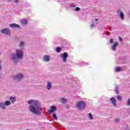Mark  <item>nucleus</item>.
Segmentation results:
<instances>
[{
	"label": "nucleus",
	"instance_id": "f257e3e1",
	"mask_svg": "<svg viewBox=\"0 0 130 130\" xmlns=\"http://www.w3.org/2000/svg\"><path fill=\"white\" fill-rule=\"evenodd\" d=\"M28 104H30L28 109L31 113L34 114H39L41 110V108L39 106V103L37 101L30 100L27 101Z\"/></svg>",
	"mask_w": 130,
	"mask_h": 130
},
{
	"label": "nucleus",
	"instance_id": "f03ea898",
	"mask_svg": "<svg viewBox=\"0 0 130 130\" xmlns=\"http://www.w3.org/2000/svg\"><path fill=\"white\" fill-rule=\"evenodd\" d=\"M19 58H23V52L21 50H18L16 51V55H12V59L14 61H18Z\"/></svg>",
	"mask_w": 130,
	"mask_h": 130
},
{
	"label": "nucleus",
	"instance_id": "7ed1b4c3",
	"mask_svg": "<svg viewBox=\"0 0 130 130\" xmlns=\"http://www.w3.org/2000/svg\"><path fill=\"white\" fill-rule=\"evenodd\" d=\"M86 107V104L84 101H79L76 105V107L79 110H82V109H84Z\"/></svg>",
	"mask_w": 130,
	"mask_h": 130
},
{
	"label": "nucleus",
	"instance_id": "20e7f679",
	"mask_svg": "<svg viewBox=\"0 0 130 130\" xmlns=\"http://www.w3.org/2000/svg\"><path fill=\"white\" fill-rule=\"evenodd\" d=\"M23 78V74H18L17 76L14 77V79L17 81V82H19V81H21V80H22Z\"/></svg>",
	"mask_w": 130,
	"mask_h": 130
},
{
	"label": "nucleus",
	"instance_id": "39448f33",
	"mask_svg": "<svg viewBox=\"0 0 130 130\" xmlns=\"http://www.w3.org/2000/svg\"><path fill=\"white\" fill-rule=\"evenodd\" d=\"M1 33L6 34V35H11V32L10 31V29L9 28H5L1 30Z\"/></svg>",
	"mask_w": 130,
	"mask_h": 130
},
{
	"label": "nucleus",
	"instance_id": "423d86ee",
	"mask_svg": "<svg viewBox=\"0 0 130 130\" xmlns=\"http://www.w3.org/2000/svg\"><path fill=\"white\" fill-rule=\"evenodd\" d=\"M68 56H69V54L67 52H64L63 53V55L62 56V57L63 58V62H66L67 61V59L68 58Z\"/></svg>",
	"mask_w": 130,
	"mask_h": 130
},
{
	"label": "nucleus",
	"instance_id": "0eeeda50",
	"mask_svg": "<svg viewBox=\"0 0 130 130\" xmlns=\"http://www.w3.org/2000/svg\"><path fill=\"white\" fill-rule=\"evenodd\" d=\"M50 108H51V110L48 111V112L49 113H53V112H54V111L56 110V107L54 106L50 107Z\"/></svg>",
	"mask_w": 130,
	"mask_h": 130
},
{
	"label": "nucleus",
	"instance_id": "6e6552de",
	"mask_svg": "<svg viewBox=\"0 0 130 130\" xmlns=\"http://www.w3.org/2000/svg\"><path fill=\"white\" fill-rule=\"evenodd\" d=\"M110 101L111 102V103L113 104V105H114V106L116 107V100H115V99L114 98H111L110 99Z\"/></svg>",
	"mask_w": 130,
	"mask_h": 130
},
{
	"label": "nucleus",
	"instance_id": "1a4fd4ad",
	"mask_svg": "<svg viewBox=\"0 0 130 130\" xmlns=\"http://www.w3.org/2000/svg\"><path fill=\"white\" fill-rule=\"evenodd\" d=\"M118 45V43L117 42H115L113 45L112 46V49L113 51H115V49H116V46Z\"/></svg>",
	"mask_w": 130,
	"mask_h": 130
},
{
	"label": "nucleus",
	"instance_id": "9d476101",
	"mask_svg": "<svg viewBox=\"0 0 130 130\" xmlns=\"http://www.w3.org/2000/svg\"><path fill=\"white\" fill-rule=\"evenodd\" d=\"M11 28H20V26L16 23H12L10 24Z\"/></svg>",
	"mask_w": 130,
	"mask_h": 130
},
{
	"label": "nucleus",
	"instance_id": "9b49d317",
	"mask_svg": "<svg viewBox=\"0 0 130 130\" xmlns=\"http://www.w3.org/2000/svg\"><path fill=\"white\" fill-rule=\"evenodd\" d=\"M0 108H2V109H6V104L5 103H0Z\"/></svg>",
	"mask_w": 130,
	"mask_h": 130
},
{
	"label": "nucleus",
	"instance_id": "f8f14e48",
	"mask_svg": "<svg viewBox=\"0 0 130 130\" xmlns=\"http://www.w3.org/2000/svg\"><path fill=\"white\" fill-rule=\"evenodd\" d=\"M10 101H11L12 103L14 104L16 102V97L11 96L10 98Z\"/></svg>",
	"mask_w": 130,
	"mask_h": 130
},
{
	"label": "nucleus",
	"instance_id": "ddd939ff",
	"mask_svg": "<svg viewBox=\"0 0 130 130\" xmlns=\"http://www.w3.org/2000/svg\"><path fill=\"white\" fill-rule=\"evenodd\" d=\"M20 22L22 25H26L28 23L26 19H22L20 20Z\"/></svg>",
	"mask_w": 130,
	"mask_h": 130
},
{
	"label": "nucleus",
	"instance_id": "4468645a",
	"mask_svg": "<svg viewBox=\"0 0 130 130\" xmlns=\"http://www.w3.org/2000/svg\"><path fill=\"white\" fill-rule=\"evenodd\" d=\"M43 59L44 60H45V61H49V59H50L49 56H44L43 57Z\"/></svg>",
	"mask_w": 130,
	"mask_h": 130
},
{
	"label": "nucleus",
	"instance_id": "2eb2a0df",
	"mask_svg": "<svg viewBox=\"0 0 130 130\" xmlns=\"http://www.w3.org/2000/svg\"><path fill=\"white\" fill-rule=\"evenodd\" d=\"M47 89L48 90H50L51 89V82H47Z\"/></svg>",
	"mask_w": 130,
	"mask_h": 130
},
{
	"label": "nucleus",
	"instance_id": "dca6fc26",
	"mask_svg": "<svg viewBox=\"0 0 130 130\" xmlns=\"http://www.w3.org/2000/svg\"><path fill=\"white\" fill-rule=\"evenodd\" d=\"M5 106H9V105H11V102L10 101H6L5 103Z\"/></svg>",
	"mask_w": 130,
	"mask_h": 130
},
{
	"label": "nucleus",
	"instance_id": "f3484780",
	"mask_svg": "<svg viewBox=\"0 0 130 130\" xmlns=\"http://www.w3.org/2000/svg\"><path fill=\"white\" fill-rule=\"evenodd\" d=\"M120 17L122 20H123V18L124 17V14H123V13L122 12H120Z\"/></svg>",
	"mask_w": 130,
	"mask_h": 130
},
{
	"label": "nucleus",
	"instance_id": "a211bd4d",
	"mask_svg": "<svg viewBox=\"0 0 130 130\" xmlns=\"http://www.w3.org/2000/svg\"><path fill=\"white\" fill-rule=\"evenodd\" d=\"M60 51H61V48L60 47L56 48V52H58V53H59Z\"/></svg>",
	"mask_w": 130,
	"mask_h": 130
},
{
	"label": "nucleus",
	"instance_id": "6ab92c4d",
	"mask_svg": "<svg viewBox=\"0 0 130 130\" xmlns=\"http://www.w3.org/2000/svg\"><path fill=\"white\" fill-rule=\"evenodd\" d=\"M62 103H67V100L64 98L61 99Z\"/></svg>",
	"mask_w": 130,
	"mask_h": 130
},
{
	"label": "nucleus",
	"instance_id": "aec40b11",
	"mask_svg": "<svg viewBox=\"0 0 130 130\" xmlns=\"http://www.w3.org/2000/svg\"><path fill=\"white\" fill-rule=\"evenodd\" d=\"M53 118H54V119H56L57 120V117L56 116V114H55V113H54L52 115Z\"/></svg>",
	"mask_w": 130,
	"mask_h": 130
},
{
	"label": "nucleus",
	"instance_id": "412c9836",
	"mask_svg": "<svg viewBox=\"0 0 130 130\" xmlns=\"http://www.w3.org/2000/svg\"><path fill=\"white\" fill-rule=\"evenodd\" d=\"M117 99L119 101H121V100H122L121 96H120V95H117Z\"/></svg>",
	"mask_w": 130,
	"mask_h": 130
},
{
	"label": "nucleus",
	"instance_id": "4be33fe9",
	"mask_svg": "<svg viewBox=\"0 0 130 130\" xmlns=\"http://www.w3.org/2000/svg\"><path fill=\"white\" fill-rule=\"evenodd\" d=\"M88 116L90 119H93V115H92V114H91V113H89L88 114Z\"/></svg>",
	"mask_w": 130,
	"mask_h": 130
},
{
	"label": "nucleus",
	"instance_id": "5701e85b",
	"mask_svg": "<svg viewBox=\"0 0 130 130\" xmlns=\"http://www.w3.org/2000/svg\"><path fill=\"white\" fill-rule=\"evenodd\" d=\"M115 92H116V94H118V87H115Z\"/></svg>",
	"mask_w": 130,
	"mask_h": 130
},
{
	"label": "nucleus",
	"instance_id": "b1692460",
	"mask_svg": "<svg viewBox=\"0 0 130 130\" xmlns=\"http://www.w3.org/2000/svg\"><path fill=\"white\" fill-rule=\"evenodd\" d=\"M120 71H121V68H117L116 69V72H120Z\"/></svg>",
	"mask_w": 130,
	"mask_h": 130
},
{
	"label": "nucleus",
	"instance_id": "393cba45",
	"mask_svg": "<svg viewBox=\"0 0 130 130\" xmlns=\"http://www.w3.org/2000/svg\"><path fill=\"white\" fill-rule=\"evenodd\" d=\"M24 45V42H21L19 45L20 47H22Z\"/></svg>",
	"mask_w": 130,
	"mask_h": 130
},
{
	"label": "nucleus",
	"instance_id": "a878e982",
	"mask_svg": "<svg viewBox=\"0 0 130 130\" xmlns=\"http://www.w3.org/2000/svg\"><path fill=\"white\" fill-rule=\"evenodd\" d=\"M127 105L128 106H129V105H130V99H129L128 100V101H127Z\"/></svg>",
	"mask_w": 130,
	"mask_h": 130
},
{
	"label": "nucleus",
	"instance_id": "bb28decb",
	"mask_svg": "<svg viewBox=\"0 0 130 130\" xmlns=\"http://www.w3.org/2000/svg\"><path fill=\"white\" fill-rule=\"evenodd\" d=\"M110 44H112V43H113V39H110Z\"/></svg>",
	"mask_w": 130,
	"mask_h": 130
},
{
	"label": "nucleus",
	"instance_id": "cd10ccee",
	"mask_svg": "<svg viewBox=\"0 0 130 130\" xmlns=\"http://www.w3.org/2000/svg\"><path fill=\"white\" fill-rule=\"evenodd\" d=\"M79 10H80V8H79V7H76V8L75 11H79Z\"/></svg>",
	"mask_w": 130,
	"mask_h": 130
},
{
	"label": "nucleus",
	"instance_id": "c85d7f7f",
	"mask_svg": "<svg viewBox=\"0 0 130 130\" xmlns=\"http://www.w3.org/2000/svg\"><path fill=\"white\" fill-rule=\"evenodd\" d=\"M14 2H15L16 4H18V3H19V0H14Z\"/></svg>",
	"mask_w": 130,
	"mask_h": 130
},
{
	"label": "nucleus",
	"instance_id": "c756f323",
	"mask_svg": "<svg viewBox=\"0 0 130 130\" xmlns=\"http://www.w3.org/2000/svg\"><path fill=\"white\" fill-rule=\"evenodd\" d=\"M119 39L120 41H122V38H121V37H119Z\"/></svg>",
	"mask_w": 130,
	"mask_h": 130
},
{
	"label": "nucleus",
	"instance_id": "7c9ffc66",
	"mask_svg": "<svg viewBox=\"0 0 130 130\" xmlns=\"http://www.w3.org/2000/svg\"><path fill=\"white\" fill-rule=\"evenodd\" d=\"M90 27H91L92 28H93V27H94V24H91L90 25Z\"/></svg>",
	"mask_w": 130,
	"mask_h": 130
},
{
	"label": "nucleus",
	"instance_id": "2f4dec72",
	"mask_svg": "<svg viewBox=\"0 0 130 130\" xmlns=\"http://www.w3.org/2000/svg\"><path fill=\"white\" fill-rule=\"evenodd\" d=\"M115 121H116V122L119 121V119H115Z\"/></svg>",
	"mask_w": 130,
	"mask_h": 130
},
{
	"label": "nucleus",
	"instance_id": "473e14b6",
	"mask_svg": "<svg viewBox=\"0 0 130 130\" xmlns=\"http://www.w3.org/2000/svg\"><path fill=\"white\" fill-rule=\"evenodd\" d=\"M95 21H98V19L96 18V19H95Z\"/></svg>",
	"mask_w": 130,
	"mask_h": 130
},
{
	"label": "nucleus",
	"instance_id": "72a5a7b5",
	"mask_svg": "<svg viewBox=\"0 0 130 130\" xmlns=\"http://www.w3.org/2000/svg\"><path fill=\"white\" fill-rule=\"evenodd\" d=\"M2 70V66H0V71Z\"/></svg>",
	"mask_w": 130,
	"mask_h": 130
},
{
	"label": "nucleus",
	"instance_id": "f704fd0d",
	"mask_svg": "<svg viewBox=\"0 0 130 130\" xmlns=\"http://www.w3.org/2000/svg\"><path fill=\"white\" fill-rule=\"evenodd\" d=\"M8 2H12V0H7Z\"/></svg>",
	"mask_w": 130,
	"mask_h": 130
}]
</instances>
